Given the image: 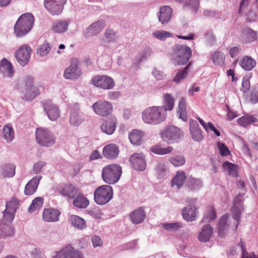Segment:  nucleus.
I'll use <instances>...</instances> for the list:
<instances>
[{"mask_svg":"<svg viewBox=\"0 0 258 258\" xmlns=\"http://www.w3.org/2000/svg\"><path fill=\"white\" fill-rule=\"evenodd\" d=\"M166 117V109L163 107H149L142 113L143 121L148 124H158L163 122Z\"/></svg>","mask_w":258,"mask_h":258,"instance_id":"f257e3e1","label":"nucleus"},{"mask_svg":"<svg viewBox=\"0 0 258 258\" xmlns=\"http://www.w3.org/2000/svg\"><path fill=\"white\" fill-rule=\"evenodd\" d=\"M35 19L31 13H25L20 16L14 26V33L17 37L26 35L33 26Z\"/></svg>","mask_w":258,"mask_h":258,"instance_id":"f03ea898","label":"nucleus"},{"mask_svg":"<svg viewBox=\"0 0 258 258\" xmlns=\"http://www.w3.org/2000/svg\"><path fill=\"white\" fill-rule=\"evenodd\" d=\"M33 80L32 76L27 75L23 81L24 87L20 84L17 85V89L20 92L21 97L23 100H31L39 94L38 88L33 85Z\"/></svg>","mask_w":258,"mask_h":258,"instance_id":"7ed1b4c3","label":"nucleus"},{"mask_svg":"<svg viewBox=\"0 0 258 258\" xmlns=\"http://www.w3.org/2000/svg\"><path fill=\"white\" fill-rule=\"evenodd\" d=\"M172 50L171 59L175 65L185 64L191 56L190 48L185 45H175Z\"/></svg>","mask_w":258,"mask_h":258,"instance_id":"20e7f679","label":"nucleus"},{"mask_svg":"<svg viewBox=\"0 0 258 258\" xmlns=\"http://www.w3.org/2000/svg\"><path fill=\"white\" fill-rule=\"evenodd\" d=\"M121 173L122 170L120 165L111 164L103 168L102 177L105 183L114 184L119 180Z\"/></svg>","mask_w":258,"mask_h":258,"instance_id":"39448f33","label":"nucleus"},{"mask_svg":"<svg viewBox=\"0 0 258 258\" xmlns=\"http://www.w3.org/2000/svg\"><path fill=\"white\" fill-rule=\"evenodd\" d=\"M162 140L169 144L179 142L183 137V133L179 128L170 125L160 133Z\"/></svg>","mask_w":258,"mask_h":258,"instance_id":"423d86ee","label":"nucleus"},{"mask_svg":"<svg viewBox=\"0 0 258 258\" xmlns=\"http://www.w3.org/2000/svg\"><path fill=\"white\" fill-rule=\"evenodd\" d=\"M113 194V189L110 185H103L100 186L94 191V201L98 205H105L112 199Z\"/></svg>","mask_w":258,"mask_h":258,"instance_id":"0eeeda50","label":"nucleus"},{"mask_svg":"<svg viewBox=\"0 0 258 258\" xmlns=\"http://www.w3.org/2000/svg\"><path fill=\"white\" fill-rule=\"evenodd\" d=\"M36 140L38 144L43 147H51L55 142L53 133L44 128H37L35 132Z\"/></svg>","mask_w":258,"mask_h":258,"instance_id":"6e6552de","label":"nucleus"},{"mask_svg":"<svg viewBox=\"0 0 258 258\" xmlns=\"http://www.w3.org/2000/svg\"><path fill=\"white\" fill-rule=\"evenodd\" d=\"M91 83L94 86L104 90H111L115 86L113 79L107 75H96L92 78Z\"/></svg>","mask_w":258,"mask_h":258,"instance_id":"1a4fd4ad","label":"nucleus"},{"mask_svg":"<svg viewBox=\"0 0 258 258\" xmlns=\"http://www.w3.org/2000/svg\"><path fill=\"white\" fill-rule=\"evenodd\" d=\"M79 60L76 58L72 59L70 65L64 70L63 77L64 79L75 80L82 75V71L78 67Z\"/></svg>","mask_w":258,"mask_h":258,"instance_id":"9d476101","label":"nucleus"},{"mask_svg":"<svg viewBox=\"0 0 258 258\" xmlns=\"http://www.w3.org/2000/svg\"><path fill=\"white\" fill-rule=\"evenodd\" d=\"M32 49L28 44L22 45L15 52V58L20 65L25 66L30 61Z\"/></svg>","mask_w":258,"mask_h":258,"instance_id":"9b49d317","label":"nucleus"},{"mask_svg":"<svg viewBox=\"0 0 258 258\" xmlns=\"http://www.w3.org/2000/svg\"><path fill=\"white\" fill-rule=\"evenodd\" d=\"M52 258H83L81 252L68 244L60 250L55 251Z\"/></svg>","mask_w":258,"mask_h":258,"instance_id":"f8f14e48","label":"nucleus"},{"mask_svg":"<svg viewBox=\"0 0 258 258\" xmlns=\"http://www.w3.org/2000/svg\"><path fill=\"white\" fill-rule=\"evenodd\" d=\"M66 0H44V6L53 16L60 15L63 11Z\"/></svg>","mask_w":258,"mask_h":258,"instance_id":"ddd939ff","label":"nucleus"},{"mask_svg":"<svg viewBox=\"0 0 258 258\" xmlns=\"http://www.w3.org/2000/svg\"><path fill=\"white\" fill-rule=\"evenodd\" d=\"M92 108L94 112L101 116H106L112 112V105L107 101L99 100L92 105Z\"/></svg>","mask_w":258,"mask_h":258,"instance_id":"4468645a","label":"nucleus"},{"mask_svg":"<svg viewBox=\"0 0 258 258\" xmlns=\"http://www.w3.org/2000/svg\"><path fill=\"white\" fill-rule=\"evenodd\" d=\"M70 109L71 110L70 121L74 126H78L84 120L83 114L79 110V104L78 103L70 105Z\"/></svg>","mask_w":258,"mask_h":258,"instance_id":"2eb2a0df","label":"nucleus"},{"mask_svg":"<svg viewBox=\"0 0 258 258\" xmlns=\"http://www.w3.org/2000/svg\"><path fill=\"white\" fill-rule=\"evenodd\" d=\"M130 162L136 170L143 171L146 169V163L142 153H134L130 158Z\"/></svg>","mask_w":258,"mask_h":258,"instance_id":"dca6fc26","label":"nucleus"},{"mask_svg":"<svg viewBox=\"0 0 258 258\" xmlns=\"http://www.w3.org/2000/svg\"><path fill=\"white\" fill-rule=\"evenodd\" d=\"M172 9L169 6H162L159 9V12L157 14L159 22L162 24H167L171 19Z\"/></svg>","mask_w":258,"mask_h":258,"instance_id":"f3484780","label":"nucleus"},{"mask_svg":"<svg viewBox=\"0 0 258 258\" xmlns=\"http://www.w3.org/2000/svg\"><path fill=\"white\" fill-rule=\"evenodd\" d=\"M105 27V22L103 20H99L92 23L84 31L86 37H92L98 34Z\"/></svg>","mask_w":258,"mask_h":258,"instance_id":"a211bd4d","label":"nucleus"},{"mask_svg":"<svg viewBox=\"0 0 258 258\" xmlns=\"http://www.w3.org/2000/svg\"><path fill=\"white\" fill-rule=\"evenodd\" d=\"M0 71L5 78H11L15 74L12 63L6 58L0 61Z\"/></svg>","mask_w":258,"mask_h":258,"instance_id":"6ab92c4d","label":"nucleus"},{"mask_svg":"<svg viewBox=\"0 0 258 258\" xmlns=\"http://www.w3.org/2000/svg\"><path fill=\"white\" fill-rule=\"evenodd\" d=\"M41 178L42 176L36 175L29 180L25 185L24 194L26 196H31L34 194L37 190Z\"/></svg>","mask_w":258,"mask_h":258,"instance_id":"aec40b11","label":"nucleus"},{"mask_svg":"<svg viewBox=\"0 0 258 258\" xmlns=\"http://www.w3.org/2000/svg\"><path fill=\"white\" fill-rule=\"evenodd\" d=\"M189 130L192 139L196 142H200L204 139L202 132L196 120L190 119L189 121Z\"/></svg>","mask_w":258,"mask_h":258,"instance_id":"412c9836","label":"nucleus"},{"mask_svg":"<svg viewBox=\"0 0 258 258\" xmlns=\"http://www.w3.org/2000/svg\"><path fill=\"white\" fill-rule=\"evenodd\" d=\"M60 212L54 208L45 209L42 214L43 221L47 222H55L59 220Z\"/></svg>","mask_w":258,"mask_h":258,"instance_id":"4be33fe9","label":"nucleus"},{"mask_svg":"<svg viewBox=\"0 0 258 258\" xmlns=\"http://www.w3.org/2000/svg\"><path fill=\"white\" fill-rule=\"evenodd\" d=\"M119 152L117 145L114 144H110L106 145L103 149V155L108 159H115Z\"/></svg>","mask_w":258,"mask_h":258,"instance_id":"5701e85b","label":"nucleus"},{"mask_svg":"<svg viewBox=\"0 0 258 258\" xmlns=\"http://www.w3.org/2000/svg\"><path fill=\"white\" fill-rule=\"evenodd\" d=\"M257 38V33L250 28H247L242 32L241 35V40L243 43H250Z\"/></svg>","mask_w":258,"mask_h":258,"instance_id":"b1692460","label":"nucleus"},{"mask_svg":"<svg viewBox=\"0 0 258 258\" xmlns=\"http://www.w3.org/2000/svg\"><path fill=\"white\" fill-rule=\"evenodd\" d=\"M43 109L51 120L54 121L60 116L58 107L54 104L45 103L43 105Z\"/></svg>","mask_w":258,"mask_h":258,"instance_id":"393cba45","label":"nucleus"},{"mask_svg":"<svg viewBox=\"0 0 258 258\" xmlns=\"http://www.w3.org/2000/svg\"><path fill=\"white\" fill-rule=\"evenodd\" d=\"M228 218L227 215H224L222 216L219 221L218 232L219 236L221 237H224L228 231L230 225Z\"/></svg>","mask_w":258,"mask_h":258,"instance_id":"a878e982","label":"nucleus"},{"mask_svg":"<svg viewBox=\"0 0 258 258\" xmlns=\"http://www.w3.org/2000/svg\"><path fill=\"white\" fill-rule=\"evenodd\" d=\"M146 218V213L142 207L134 210L130 214V219L133 223L138 224L142 223Z\"/></svg>","mask_w":258,"mask_h":258,"instance_id":"bb28decb","label":"nucleus"},{"mask_svg":"<svg viewBox=\"0 0 258 258\" xmlns=\"http://www.w3.org/2000/svg\"><path fill=\"white\" fill-rule=\"evenodd\" d=\"M116 118L114 117H111L102 123L100 127L103 132L107 135H112L116 128Z\"/></svg>","mask_w":258,"mask_h":258,"instance_id":"cd10ccee","label":"nucleus"},{"mask_svg":"<svg viewBox=\"0 0 258 258\" xmlns=\"http://www.w3.org/2000/svg\"><path fill=\"white\" fill-rule=\"evenodd\" d=\"M197 208L195 206H188L183 209L182 215L183 218L187 221H193L197 214Z\"/></svg>","mask_w":258,"mask_h":258,"instance_id":"c85d7f7f","label":"nucleus"},{"mask_svg":"<svg viewBox=\"0 0 258 258\" xmlns=\"http://www.w3.org/2000/svg\"><path fill=\"white\" fill-rule=\"evenodd\" d=\"M213 234V229L209 224L204 225L199 233L198 239L200 241L206 242L210 240Z\"/></svg>","mask_w":258,"mask_h":258,"instance_id":"c756f323","label":"nucleus"},{"mask_svg":"<svg viewBox=\"0 0 258 258\" xmlns=\"http://www.w3.org/2000/svg\"><path fill=\"white\" fill-rule=\"evenodd\" d=\"M239 66L245 71H249L256 66V61L251 56H244L239 62Z\"/></svg>","mask_w":258,"mask_h":258,"instance_id":"7c9ffc66","label":"nucleus"},{"mask_svg":"<svg viewBox=\"0 0 258 258\" xmlns=\"http://www.w3.org/2000/svg\"><path fill=\"white\" fill-rule=\"evenodd\" d=\"M60 194L70 199H75L79 193L78 189L72 184H66L60 191Z\"/></svg>","mask_w":258,"mask_h":258,"instance_id":"2f4dec72","label":"nucleus"},{"mask_svg":"<svg viewBox=\"0 0 258 258\" xmlns=\"http://www.w3.org/2000/svg\"><path fill=\"white\" fill-rule=\"evenodd\" d=\"M15 234V229L10 225L0 223V238L13 237Z\"/></svg>","mask_w":258,"mask_h":258,"instance_id":"473e14b6","label":"nucleus"},{"mask_svg":"<svg viewBox=\"0 0 258 258\" xmlns=\"http://www.w3.org/2000/svg\"><path fill=\"white\" fill-rule=\"evenodd\" d=\"M144 136V133L138 130H133L132 132L129 133L128 138L133 145H140L142 141Z\"/></svg>","mask_w":258,"mask_h":258,"instance_id":"72a5a7b5","label":"nucleus"},{"mask_svg":"<svg viewBox=\"0 0 258 258\" xmlns=\"http://www.w3.org/2000/svg\"><path fill=\"white\" fill-rule=\"evenodd\" d=\"M186 185L189 190L195 191L203 186V182L200 179L190 177L187 180Z\"/></svg>","mask_w":258,"mask_h":258,"instance_id":"f704fd0d","label":"nucleus"},{"mask_svg":"<svg viewBox=\"0 0 258 258\" xmlns=\"http://www.w3.org/2000/svg\"><path fill=\"white\" fill-rule=\"evenodd\" d=\"M222 166L224 171L229 175L234 177L238 176V166L237 165L226 161L223 162Z\"/></svg>","mask_w":258,"mask_h":258,"instance_id":"c9c22d12","label":"nucleus"},{"mask_svg":"<svg viewBox=\"0 0 258 258\" xmlns=\"http://www.w3.org/2000/svg\"><path fill=\"white\" fill-rule=\"evenodd\" d=\"M69 221L75 228L80 230H83L86 227V224L84 219L77 215H71Z\"/></svg>","mask_w":258,"mask_h":258,"instance_id":"e433bc0d","label":"nucleus"},{"mask_svg":"<svg viewBox=\"0 0 258 258\" xmlns=\"http://www.w3.org/2000/svg\"><path fill=\"white\" fill-rule=\"evenodd\" d=\"M185 179V173L183 171H178L171 181V186L172 187L176 186L177 189H179L183 185Z\"/></svg>","mask_w":258,"mask_h":258,"instance_id":"4c0bfd02","label":"nucleus"},{"mask_svg":"<svg viewBox=\"0 0 258 258\" xmlns=\"http://www.w3.org/2000/svg\"><path fill=\"white\" fill-rule=\"evenodd\" d=\"M89 202L82 194L79 193L73 201V205L78 208H86Z\"/></svg>","mask_w":258,"mask_h":258,"instance_id":"58836bf2","label":"nucleus"},{"mask_svg":"<svg viewBox=\"0 0 258 258\" xmlns=\"http://www.w3.org/2000/svg\"><path fill=\"white\" fill-rule=\"evenodd\" d=\"M69 24L67 21H56L53 24L52 29L56 33H63L68 29Z\"/></svg>","mask_w":258,"mask_h":258,"instance_id":"ea45409f","label":"nucleus"},{"mask_svg":"<svg viewBox=\"0 0 258 258\" xmlns=\"http://www.w3.org/2000/svg\"><path fill=\"white\" fill-rule=\"evenodd\" d=\"M257 119L254 115H245L237 119V122L242 126H246L250 123L257 122Z\"/></svg>","mask_w":258,"mask_h":258,"instance_id":"a19ab883","label":"nucleus"},{"mask_svg":"<svg viewBox=\"0 0 258 258\" xmlns=\"http://www.w3.org/2000/svg\"><path fill=\"white\" fill-rule=\"evenodd\" d=\"M44 203V199L42 197H36L33 199L31 204L28 209V211L30 213H32L36 210L40 209Z\"/></svg>","mask_w":258,"mask_h":258,"instance_id":"79ce46f5","label":"nucleus"},{"mask_svg":"<svg viewBox=\"0 0 258 258\" xmlns=\"http://www.w3.org/2000/svg\"><path fill=\"white\" fill-rule=\"evenodd\" d=\"M217 217L216 211L214 208L209 206L207 208V210L205 213L204 216L202 220V222H211Z\"/></svg>","mask_w":258,"mask_h":258,"instance_id":"37998d69","label":"nucleus"},{"mask_svg":"<svg viewBox=\"0 0 258 258\" xmlns=\"http://www.w3.org/2000/svg\"><path fill=\"white\" fill-rule=\"evenodd\" d=\"M164 105L160 107H163L166 109V112L168 110H172L174 106V98L169 94H166L164 96Z\"/></svg>","mask_w":258,"mask_h":258,"instance_id":"c03bdc74","label":"nucleus"},{"mask_svg":"<svg viewBox=\"0 0 258 258\" xmlns=\"http://www.w3.org/2000/svg\"><path fill=\"white\" fill-rule=\"evenodd\" d=\"M168 160L175 167L182 166L185 163V158L182 154L174 155L169 157Z\"/></svg>","mask_w":258,"mask_h":258,"instance_id":"a18cd8bd","label":"nucleus"},{"mask_svg":"<svg viewBox=\"0 0 258 258\" xmlns=\"http://www.w3.org/2000/svg\"><path fill=\"white\" fill-rule=\"evenodd\" d=\"M191 64V62H189L183 69L179 70L176 74L173 81L174 82L178 83H179L181 80L185 79L188 74V70Z\"/></svg>","mask_w":258,"mask_h":258,"instance_id":"49530a36","label":"nucleus"},{"mask_svg":"<svg viewBox=\"0 0 258 258\" xmlns=\"http://www.w3.org/2000/svg\"><path fill=\"white\" fill-rule=\"evenodd\" d=\"M4 137L8 142H11L14 139L15 133L12 126L8 124L3 128Z\"/></svg>","mask_w":258,"mask_h":258,"instance_id":"de8ad7c7","label":"nucleus"},{"mask_svg":"<svg viewBox=\"0 0 258 258\" xmlns=\"http://www.w3.org/2000/svg\"><path fill=\"white\" fill-rule=\"evenodd\" d=\"M183 225L181 222H174L170 223H162V227L166 230L169 232H175L182 227Z\"/></svg>","mask_w":258,"mask_h":258,"instance_id":"09e8293b","label":"nucleus"},{"mask_svg":"<svg viewBox=\"0 0 258 258\" xmlns=\"http://www.w3.org/2000/svg\"><path fill=\"white\" fill-rule=\"evenodd\" d=\"M211 58L215 64H222L224 62V53L221 51H216L212 54Z\"/></svg>","mask_w":258,"mask_h":258,"instance_id":"8fccbe9b","label":"nucleus"},{"mask_svg":"<svg viewBox=\"0 0 258 258\" xmlns=\"http://www.w3.org/2000/svg\"><path fill=\"white\" fill-rule=\"evenodd\" d=\"M200 0H185L184 6L187 7L194 13L196 14L199 9Z\"/></svg>","mask_w":258,"mask_h":258,"instance_id":"3c124183","label":"nucleus"},{"mask_svg":"<svg viewBox=\"0 0 258 258\" xmlns=\"http://www.w3.org/2000/svg\"><path fill=\"white\" fill-rule=\"evenodd\" d=\"M155 170L158 178L161 179L165 178L167 174V170L164 163H159L155 168Z\"/></svg>","mask_w":258,"mask_h":258,"instance_id":"603ef678","label":"nucleus"},{"mask_svg":"<svg viewBox=\"0 0 258 258\" xmlns=\"http://www.w3.org/2000/svg\"><path fill=\"white\" fill-rule=\"evenodd\" d=\"M51 50L50 44L46 41L41 45L37 50V54L41 56H46Z\"/></svg>","mask_w":258,"mask_h":258,"instance_id":"864d4df0","label":"nucleus"},{"mask_svg":"<svg viewBox=\"0 0 258 258\" xmlns=\"http://www.w3.org/2000/svg\"><path fill=\"white\" fill-rule=\"evenodd\" d=\"M15 165L12 164H8L6 165L3 168V174L4 177H12L15 174Z\"/></svg>","mask_w":258,"mask_h":258,"instance_id":"5fc2aeb1","label":"nucleus"},{"mask_svg":"<svg viewBox=\"0 0 258 258\" xmlns=\"http://www.w3.org/2000/svg\"><path fill=\"white\" fill-rule=\"evenodd\" d=\"M15 215V213L8 211V209H5L3 212V218L1 223L9 225L13 222Z\"/></svg>","mask_w":258,"mask_h":258,"instance_id":"6e6d98bb","label":"nucleus"},{"mask_svg":"<svg viewBox=\"0 0 258 258\" xmlns=\"http://www.w3.org/2000/svg\"><path fill=\"white\" fill-rule=\"evenodd\" d=\"M250 78L251 76L248 75H245L243 77L240 91L244 94L247 93L250 88Z\"/></svg>","mask_w":258,"mask_h":258,"instance_id":"4d7b16f0","label":"nucleus"},{"mask_svg":"<svg viewBox=\"0 0 258 258\" xmlns=\"http://www.w3.org/2000/svg\"><path fill=\"white\" fill-rule=\"evenodd\" d=\"M153 37L161 40L164 41L167 38L171 36V34L164 30L156 31L152 33Z\"/></svg>","mask_w":258,"mask_h":258,"instance_id":"13d9d810","label":"nucleus"},{"mask_svg":"<svg viewBox=\"0 0 258 258\" xmlns=\"http://www.w3.org/2000/svg\"><path fill=\"white\" fill-rule=\"evenodd\" d=\"M18 204V201L16 199H13L12 200L7 202L6 204V209H8V211L15 213L17 209V206Z\"/></svg>","mask_w":258,"mask_h":258,"instance_id":"bf43d9fd","label":"nucleus"},{"mask_svg":"<svg viewBox=\"0 0 258 258\" xmlns=\"http://www.w3.org/2000/svg\"><path fill=\"white\" fill-rule=\"evenodd\" d=\"M233 218L236 221V229L237 228L240 220V211L237 206H234L231 208Z\"/></svg>","mask_w":258,"mask_h":258,"instance_id":"052dcab7","label":"nucleus"},{"mask_svg":"<svg viewBox=\"0 0 258 258\" xmlns=\"http://www.w3.org/2000/svg\"><path fill=\"white\" fill-rule=\"evenodd\" d=\"M249 101L252 104L258 102V87L254 88L250 92L249 96Z\"/></svg>","mask_w":258,"mask_h":258,"instance_id":"680f3d73","label":"nucleus"},{"mask_svg":"<svg viewBox=\"0 0 258 258\" xmlns=\"http://www.w3.org/2000/svg\"><path fill=\"white\" fill-rule=\"evenodd\" d=\"M217 145L222 156H227L230 154V152L225 144L218 142Z\"/></svg>","mask_w":258,"mask_h":258,"instance_id":"e2e57ef3","label":"nucleus"},{"mask_svg":"<svg viewBox=\"0 0 258 258\" xmlns=\"http://www.w3.org/2000/svg\"><path fill=\"white\" fill-rule=\"evenodd\" d=\"M137 240H134L126 243H125L120 246V249L122 250L133 249L137 247Z\"/></svg>","mask_w":258,"mask_h":258,"instance_id":"0e129e2a","label":"nucleus"},{"mask_svg":"<svg viewBox=\"0 0 258 258\" xmlns=\"http://www.w3.org/2000/svg\"><path fill=\"white\" fill-rule=\"evenodd\" d=\"M93 246L94 248L101 247L103 245V240L100 236L94 235L91 237Z\"/></svg>","mask_w":258,"mask_h":258,"instance_id":"69168bd1","label":"nucleus"},{"mask_svg":"<svg viewBox=\"0 0 258 258\" xmlns=\"http://www.w3.org/2000/svg\"><path fill=\"white\" fill-rule=\"evenodd\" d=\"M152 54V50L150 48H145L143 52L140 53V56L139 59V62H141L144 59L149 57Z\"/></svg>","mask_w":258,"mask_h":258,"instance_id":"338daca9","label":"nucleus"},{"mask_svg":"<svg viewBox=\"0 0 258 258\" xmlns=\"http://www.w3.org/2000/svg\"><path fill=\"white\" fill-rule=\"evenodd\" d=\"M46 165V163L42 161H39L34 164L33 166V171L35 173L38 174L42 171V169Z\"/></svg>","mask_w":258,"mask_h":258,"instance_id":"774afa93","label":"nucleus"}]
</instances>
